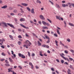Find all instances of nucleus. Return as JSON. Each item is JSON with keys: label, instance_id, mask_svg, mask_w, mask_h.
<instances>
[{"label": "nucleus", "instance_id": "f257e3e1", "mask_svg": "<svg viewBox=\"0 0 74 74\" xmlns=\"http://www.w3.org/2000/svg\"><path fill=\"white\" fill-rule=\"evenodd\" d=\"M42 22L44 26H46L47 25L48 26H49V24L45 22L44 21H42Z\"/></svg>", "mask_w": 74, "mask_h": 74}, {"label": "nucleus", "instance_id": "f03ea898", "mask_svg": "<svg viewBox=\"0 0 74 74\" xmlns=\"http://www.w3.org/2000/svg\"><path fill=\"white\" fill-rule=\"evenodd\" d=\"M1 25H4L5 27H8V25L6 23L4 22L3 21L1 23H0V26H1Z\"/></svg>", "mask_w": 74, "mask_h": 74}, {"label": "nucleus", "instance_id": "7ed1b4c3", "mask_svg": "<svg viewBox=\"0 0 74 74\" xmlns=\"http://www.w3.org/2000/svg\"><path fill=\"white\" fill-rule=\"evenodd\" d=\"M18 55L19 57H21L23 59H25V56L23 54L19 53Z\"/></svg>", "mask_w": 74, "mask_h": 74}, {"label": "nucleus", "instance_id": "20e7f679", "mask_svg": "<svg viewBox=\"0 0 74 74\" xmlns=\"http://www.w3.org/2000/svg\"><path fill=\"white\" fill-rule=\"evenodd\" d=\"M20 25L21 26H22V27H23L25 29H29V27H27L23 25V24H20Z\"/></svg>", "mask_w": 74, "mask_h": 74}, {"label": "nucleus", "instance_id": "39448f33", "mask_svg": "<svg viewBox=\"0 0 74 74\" xmlns=\"http://www.w3.org/2000/svg\"><path fill=\"white\" fill-rule=\"evenodd\" d=\"M7 25H8V26H10L11 27H12L13 28H14V26L12 25L11 24L9 23H6Z\"/></svg>", "mask_w": 74, "mask_h": 74}, {"label": "nucleus", "instance_id": "423d86ee", "mask_svg": "<svg viewBox=\"0 0 74 74\" xmlns=\"http://www.w3.org/2000/svg\"><path fill=\"white\" fill-rule=\"evenodd\" d=\"M40 19H41L42 20H45V18L42 15H40L39 16Z\"/></svg>", "mask_w": 74, "mask_h": 74}, {"label": "nucleus", "instance_id": "0eeeda50", "mask_svg": "<svg viewBox=\"0 0 74 74\" xmlns=\"http://www.w3.org/2000/svg\"><path fill=\"white\" fill-rule=\"evenodd\" d=\"M29 65L30 66H31L32 69H33V68H34V66H33V65L32 63L31 62H29Z\"/></svg>", "mask_w": 74, "mask_h": 74}, {"label": "nucleus", "instance_id": "6e6552de", "mask_svg": "<svg viewBox=\"0 0 74 74\" xmlns=\"http://www.w3.org/2000/svg\"><path fill=\"white\" fill-rule=\"evenodd\" d=\"M21 5H23V6H27L28 5V4L27 3H22Z\"/></svg>", "mask_w": 74, "mask_h": 74}, {"label": "nucleus", "instance_id": "1a4fd4ad", "mask_svg": "<svg viewBox=\"0 0 74 74\" xmlns=\"http://www.w3.org/2000/svg\"><path fill=\"white\" fill-rule=\"evenodd\" d=\"M20 22H23V21H25V18H22L20 19Z\"/></svg>", "mask_w": 74, "mask_h": 74}, {"label": "nucleus", "instance_id": "9d476101", "mask_svg": "<svg viewBox=\"0 0 74 74\" xmlns=\"http://www.w3.org/2000/svg\"><path fill=\"white\" fill-rule=\"evenodd\" d=\"M67 72L68 73V74H71V70L70 69H68V71H67Z\"/></svg>", "mask_w": 74, "mask_h": 74}, {"label": "nucleus", "instance_id": "9b49d317", "mask_svg": "<svg viewBox=\"0 0 74 74\" xmlns=\"http://www.w3.org/2000/svg\"><path fill=\"white\" fill-rule=\"evenodd\" d=\"M67 4H68V5H69V7H70V8H71V5H72V3L70 2H69L67 3Z\"/></svg>", "mask_w": 74, "mask_h": 74}, {"label": "nucleus", "instance_id": "f8f14e48", "mask_svg": "<svg viewBox=\"0 0 74 74\" xmlns=\"http://www.w3.org/2000/svg\"><path fill=\"white\" fill-rule=\"evenodd\" d=\"M60 55L61 56V57H62V58H64V56H64V54L63 53H61V54H60Z\"/></svg>", "mask_w": 74, "mask_h": 74}, {"label": "nucleus", "instance_id": "ddd939ff", "mask_svg": "<svg viewBox=\"0 0 74 74\" xmlns=\"http://www.w3.org/2000/svg\"><path fill=\"white\" fill-rule=\"evenodd\" d=\"M1 8H7V5H5L4 6H3L1 7Z\"/></svg>", "mask_w": 74, "mask_h": 74}, {"label": "nucleus", "instance_id": "4468645a", "mask_svg": "<svg viewBox=\"0 0 74 74\" xmlns=\"http://www.w3.org/2000/svg\"><path fill=\"white\" fill-rule=\"evenodd\" d=\"M9 59L10 62H11L12 63V62H13V60H12V59H11V58H9Z\"/></svg>", "mask_w": 74, "mask_h": 74}, {"label": "nucleus", "instance_id": "2eb2a0df", "mask_svg": "<svg viewBox=\"0 0 74 74\" xmlns=\"http://www.w3.org/2000/svg\"><path fill=\"white\" fill-rule=\"evenodd\" d=\"M25 42H26V43H28V42H29V45H32V43H31V42H30L28 40H26L25 41Z\"/></svg>", "mask_w": 74, "mask_h": 74}, {"label": "nucleus", "instance_id": "dca6fc26", "mask_svg": "<svg viewBox=\"0 0 74 74\" xmlns=\"http://www.w3.org/2000/svg\"><path fill=\"white\" fill-rule=\"evenodd\" d=\"M56 7L57 8H60V6H59V5H58V4H56Z\"/></svg>", "mask_w": 74, "mask_h": 74}, {"label": "nucleus", "instance_id": "f3484780", "mask_svg": "<svg viewBox=\"0 0 74 74\" xmlns=\"http://www.w3.org/2000/svg\"><path fill=\"white\" fill-rule=\"evenodd\" d=\"M9 37L12 40H14V38H13V36H12V35H9Z\"/></svg>", "mask_w": 74, "mask_h": 74}, {"label": "nucleus", "instance_id": "a211bd4d", "mask_svg": "<svg viewBox=\"0 0 74 74\" xmlns=\"http://www.w3.org/2000/svg\"><path fill=\"white\" fill-rule=\"evenodd\" d=\"M45 36L46 38V39H49V36L45 34Z\"/></svg>", "mask_w": 74, "mask_h": 74}, {"label": "nucleus", "instance_id": "6ab92c4d", "mask_svg": "<svg viewBox=\"0 0 74 74\" xmlns=\"http://www.w3.org/2000/svg\"><path fill=\"white\" fill-rule=\"evenodd\" d=\"M63 58V59H64V60H67V61L70 62V60H69V59H68V58H65L64 57Z\"/></svg>", "mask_w": 74, "mask_h": 74}, {"label": "nucleus", "instance_id": "aec40b11", "mask_svg": "<svg viewBox=\"0 0 74 74\" xmlns=\"http://www.w3.org/2000/svg\"><path fill=\"white\" fill-rule=\"evenodd\" d=\"M38 44L39 46H41V43L39 41H38Z\"/></svg>", "mask_w": 74, "mask_h": 74}, {"label": "nucleus", "instance_id": "412c9836", "mask_svg": "<svg viewBox=\"0 0 74 74\" xmlns=\"http://www.w3.org/2000/svg\"><path fill=\"white\" fill-rule=\"evenodd\" d=\"M42 29H48V27H42Z\"/></svg>", "mask_w": 74, "mask_h": 74}, {"label": "nucleus", "instance_id": "4be33fe9", "mask_svg": "<svg viewBox=\"0 0 74 74\" xmlns=\"http://www.w3.org/2000/svg\"><path fill=\"white\" fill-rule=\"evenodd\" d=\"M20 9L21 11V13H24V11L23 10V9L21 8H20Z\"/></svg>", "mask_w": 74, "mask_h": 74}, {"label": "nucleus", "instance_id": "5701e85b", "mask_svg": "<svg viewBox=\"0 0 74 74\" xmlns=\"http://www.w3.org/2000/svg\"><path fill=\"white\" fill-rule=\"evenodd\" d=\"M31 12L32 14H34V9L33 8L31 10Z\"/></svg>", "mask_w": 74, "mask_h": 74}, {"label": "nucleus", "instance_id": "b1692460", "mask_svg": "<svg viewBox=\"0 0 74 74\" xmlns=\"http://www.w3.org/2000/svg\"><path fill=\"white\" fill-rule=\"evenodd\" d=\"M57 33L59 34V35H60V32H59V31L58 29H57Z\"/></svg>", "mask_w": 74, "mask_h": 74}, {"label": "nucleus", "instance_id": "393cba45", "mask_svg": "<svg viewBox=\"0 0 74 74\" xmlns=\"http://www.w3.org/2000/svg\"><path fill=\"white\" fill-rule=\"evenodd\" d=\"M17 44L19 45H21L22 44V43L20 42V41H19L18 42Z\"/></svg>", "mask_w": 74, "mask_h": 74}, {"label": "nucleus", "instance_id": "a878e982", "mask_svg": "<svg viewBox=\"0 0 74 74\" xmlns=\"http://www.w3.org/2000/svg\"><path fill=\"white\" fill-rule=\"evenodd\" d=\"M70 69H71L72 70H74V68L73 67V66L71 65H70L69 66Z\"/></svg>", "mask_w": 74, "mask_h": 74}, {"label": "nucleus", "instance_id": "bb28decb", "mask_svg": "<svg viewBox=\"0 0 74 74\" xmlns=\"http://www.w3.org/2000/svg\"><path fill=\"white\" fill-rule=\"evenodd\" d=\"M69 25H70V26H74V25H73V24L71 23H69Z\"/></svg>", "mask_w": 74, "mask_h": 74}, {"label": "nucleus", "instance_id": "cd10ccee", "mask_svg": "<svg viewBox=\"0 0 74 74\" xmlns=\"http://www.w3.org/2000/svg\"><path fill=\"white\" fill-rule=\"evenodd\" d=\"M55 42L56 43V45H57V47H58V41H57L56 40H55Z\"/></svg>", "mask_w": 74, "mask_h": 74}, {"label": "nucleus", "instance_id": "c85d7f7f", "mask_svg": "<svg viewBox=\"0 0 74 74\" xmlns=\"http://www.w3.org/2000/svg\"><path fill=\"white\" fill-rule=\"evenodd\" d=\"M27 10H28V11H31V10H30V8H29V7H27Z\"/></svg>", "mask_w": 74, "mask_h": 74}, {"label": "nucleus", "instance_id": "c756f323", "mask_svg": "<svg viewBox=\"0 0 74 74\" xmlns=\"http://www.w3.org/2000/svg\"><path fill=\"white\" fill-rule=\"evenodd\" d=\"M5 64L6 66H7L8 67H9V66H10V65L8 64Z\"/></svg>", "mask_w": 74, "mask_h": 74}, {"label": "nucleus", "instance_id": "7c9ffc66", "mask_svg": "<svg viewBox=\"0 0 74 74\" xmlns=\"http://www.w3.org/2000/svg\"><path fill=\"white\" fill-rule=\"evenodd\" d=\"M62 7H66V5L65 4L63 3L62 4Z\"/></svg>", "mask_w": 74, "mask_h": 74}, {"label": "nucleus", "instance_id": "2f4dec72", "mask_svg": "<svg viewBox=\"0 0 74 74\" xmlns=\"http://www.w3.org/2000/svg\"><path fill=\"white\" fill-rule=\"evenodd\" d=\"M36 2L37 3H39V4H41V1H40L37 0Z\"/></svg>", "mask_w": 74, "mask_h": 74}, {"label": "nucleus", "instance_id": "473e14b6", "mask_svg": "<svg viewBox=\"0 0 74 74\" xmlns=\"http://www.w3.org/2000/svg\"><path fill=\"white\" fill-rule=\"evenodd\" d=\"M54 36H55V37H58V34H57L56 33H55L54 34Z\"/></svg>", "mask_w": 74, "mask_h": 74}, {"label": "nucleus", "instance_id": "72a5a7b5", "mask_svg": "<svg viewBox=\"0 0 74 74\" xmlns=\"http://www.w3.org/2000/svg\"><path fill=\"white\" fill-rule=\"evenodd\" d=\"M47 20L51 23H52V21H51V20H50V19H49L48 18H47Z\"/></svg>", "mask_w": 74, "mask_h": 74}, {"label": "nucleus", "instance_id": "f704fd0d", "mask_svg": "<svg viewBox=\"0 0 74 74\" xmlns=\"http://www.w3.org/2000/svg\"><path fill=\"white\" fill-rule=\"evenodd\" d=\"M10 15H11V16H14V15H15V14H14V13H12L10 14Z\"/></svg>", "mask_w": 74, "mask_h": 74}, {"label": "nucleus", "instance_id": "c9c22d12", "mask_svg": "<svg viewBox=\"0 0 74 74\" xmlns=\"http://www.w3.org/2000/svg\"><path fill=\"white\" fill-rule=\"evenodd\" d=\"M56 18L57 19H58L60 21V17L59 18V17L58 16H56Z\"/></svg>", "mask_w": 74, "mask_h": 74}, {"label": "nucleus", "instance_id": "e433bc0d", "mask_svg": "<svg viewBox=\"0 0 74 74\" xmlns=\"http://www.w3.org/2000/svg\"><path fill=\"white\" fill-rule=\"evenodd\" d=\"M60 44H61L62 45H63V46H64V44H63V43H62V42L61 41H60Z\"/></svg>", "mask_w": 74, "mask_h": 74}, {"label": "nucleus", "instance_id": "4c0bfd02", "mask_svg": "<svg viewBox=\"0 0 74 74\" xmlns=\"http://www.w3.org/2000/svg\"><path fill=\"white\" fill-rule=\"evenodd\" d=\"M47 43H49L50 42V40L49 39H48V41L46 42Z\"/></svg>", "mask_w": 74, "mask_h": 74}, {"label": "nucleus", "instance_id": "58836bf2", "mask_svg": "<svg viewBox=\"0 0 74 74\" xmlns=\"http://www.w3.org/2000/svg\"><path fill=\"white\" fill-rule=\"evenodd\" d=\"M28 54L29 56V57H30V52H28Z\"/></svg>", "mask_w": 74, "mask_h": 74}, {"label": "nucleus", "instance_id": "ea45409f", "mask_svg": "<svg viewBox=\"0 0 74 74\" xmlns=\"http://www.w3.org/2000/svg\"><path fill=\"white\" fill-rule=\"evenodd\" d=\"M13 12L14 13H16L17 12V10H14Z\"/></svg>", "mask_w": 74, "mask_h": 74}, {"label": "nucleus", "instance_id": "a19ab883", "mask_svg": "<svg viewBox=\"0 0 74 74\" xmlns=\"http://www.w3.org/2000/svg\"><path fill=\"white\" fill-rule=\"evenodd\" d=\"M1 55L3 56H5V54L4 53H2Z\"/></svg>", "mask_w": 74, "mask_h": 74}, {"label": "nucleus", "instance_id": "79ce46f5", "mask_svg": "<svg viewBox=\"0 0 74 74\" xmlns=\"http://www.w3.org/2000/svg\"><path fill=\"white\" fill-rule=\"evenodd\" d=\"M65 53H66V54H67L68 53V51H67L66 50H65L64 51Z\"/></svg>", "mask_w": 74, "mask_h": 74}, {"label": "nucleus", "instance_id": "37998d69", "mask_svg": "<svg viewBox=\"0 0 74 74\" xmlns=\"http://www.w3.org/2000/svg\"><path fill=\"white\" fill-rule=\"evenodd\" d=\"M67 41L70 42V39L69 38H68L67 39Z\"/></svg>", "mask_w": 74, "mask_h": 74}, {"label": "nucleus", "instance_id": "c03bdc74", "mask_svg": "<svg viewBox=\"0 0 74 74\" xmlns=\"http://www.w3.org/2000/svg\"><path fill=\"white\" fill-rule=\"evenodd\" d=\"M10 45L11 46V47H14V45L13 44H10Z\"/></svg>", "mask_w": 74, "mask_h": 74}, {"label": "nucleus", "instance_id": "a18cd8bd", "mask_svg": "<svg viewBox=\"0 0 74 74\" xmlns=\"http://www.w3.org/2000/svg\"><path fill=\"white\" fill-rule=\"evenodd\" d=\"M51 71H55V70L54 68H51Z\"/></svg>", "mask_w": 74, "mask_h": 74}, {"label": "nucleus", "instance_id": "49530a36", "mask_svg": "<svg viewBox=\"0 0 74 74\" xmlns=\"http://www.w3.org/2000/svg\"><path fill=\"white\" fill-rule=\"evenodd\" d=\"M18 37L19 38H22V36L21 35H19Z\"/></svg>", "mask_w": 74, "mask_h": 74}, {"label": "nucleus", "instance_id": "de8ad7c7", "mask_svg": "<svg viewBox=\"0 0 74 74\" xmlns=\"http://www.w3.org/2000/svg\"><path fill=\"white\" fill-rule=\"evenodd\" d=\"M2 40V42L1 43L2 44H3V42H4V41H5V40H4V38H3Z\"/></svg>", "mask_w": 74, "mask_h": 74}, {"label": "nucleus", "instance_id": "09e8293b", "mask_svg": "<svg viewBox=\"0 0 74 74\" xmlns=\"http://www.w3.org/2000/svg\"><path fill=\"white\" fill-rule=\"evenodd\" d=\"M5 59H1L0 60V61L1 62H3V61H4Z\"/></svg>", "mask_w": 74, "mask_h": 74}, {"label": "nucleus", "instance_id": "8fccbe9b", "mask_svg": "<svg viewBox=\"0 0 74 74\" xmlns=\"http://www.w3.org/2000/svg\"><path fill=\"white\" fill-rule=\"evenodd\" d=\"M61 63H64V61L63 60H61Z\"/></svg>", "mask_w": 74, "mask_h": 74}, {"label": "nucleus", "instance_id": "3c124183", "mask_svg": "<svg viewBox=\"0 0 74 74\" xmlns=\"http://www.w3.org/2000/svg\"><path fill=\"white\" fill-rule=\"evenodd\" d=\"M5 62L6 63H9V62L8 61V60H5Z\"/></svg>", "mask_w": 74, "mask_h": 74}, {"label": "nucleus", "instance_id": "603ef678", "mask_svg": "<svg viewBox=\"0 0 74 74\" xmlns=\"http://www.w3.org/2000/svg\"><path fill=\"white\" fill-rule=\"evenodd\" d=\"M1 48H3V49H4V48H5V47H4V46L2 45L1 46Z\"/></svg>", "mask_w": 74, "mask_h": 74}, {"label": "nucleus", "instance_id": "864d4df0", "mask_svg": "<svg viewBox=\"0 0 74 74\" xmlns=\"http://www.w3.org/2000/svg\"><path fill=\"white\" fill-rule=\"evenodd\" d=\"M35 67L36 69H39V67H38V66H36Z\"/></svg>", "mask_w": 74, "mask_h": 74}, {"label": "nucleus", "instance_id": "5fc2aeb1", "mask_svg": "<svg viewBox=\"0 0 74 74\" xmlns=\"http://www.w3.org/2000/svg\"><path fill=\"white\" fill-rule=\"evenodd\" d=\"M69 59L71 61H72V60H73V58H69Z\"/></svg>", "mask_w": 74, "mask_h": 74}, {"label": "nucleus", "instance_id": "6e6d98bb", "mask_svg": "<svg viewBox=\"0 0 74 74\" xmlns=\"http://www.w3.org/2000/svg\"><path fill=\"white\" fill-rule=\"evenodd\" d=\"M71 52L72 53H74V51L73 50H71Z\"/></svg>", "mask_w": 74, "mask_h": 74}, {"label": "nucleus", "instance_id": "4d7b16f0", "mask_svg": "<svg viewBox=\"0 0 74 74\" xmlns=\"http://www.w3.org/2000/svg\"><path fill=\"white\" fill-rule=\"evenodd\" d=\"M64 64H67V65H68V63L67 62H65L64 63Z\"/></svg>", "mask_w": 74, "mask_h": 74}, {"label": "nucleus", "instance_id": "13d9d810", "mask_svg": "<svg viewBox=\"0 0 74 74\" xmlns=\"http://www.w3.org/2000/svg\"><path fill=\"white\" fill-rule=\"evenodd\" d=\"M18 31H19V32H22V30L21 29H18Z\"/></svg>", "mask_w": 74, "mask_h": 74}, {"label": "nucleus", "instance_id": "bf43d9fd", "mask_svg": "<svg viewBox=\"0 0 74 74\" xmlns=\"http://www.w3.org/2000/svg\"><path fill=\"white\" fill-rule=\"evenodd\" d=\"M56 61H57V62H58V63H59L60 62V61L58 59H56Z\"/></svg>", "mask_w": 74, "mask_h": 74}, {"label": "nucleus", "instance_id": "052dcab7", "mask_svg": "<svg viewBox=\"0 0 74 74\" xmlns=\"http://www.w3.org/2000/svg\"><path fill=\"white\" fill-rule=\"evenodd\" d=\"M18 67L20 69H22V67L21 66H18Z\"/></svg>", "mask_w": 74, "mask_h": 74}, {"label": "nucleus", "instance_id": "680f3d73", "mask_svg": "<svg viewBox=\"0 0 74 74\" xmlns=\"http://www.w3.org/2000/svg\"><path fill=\"white\" fill-rule=\"evenodd\" d=\"M27 47H30V45L29 44H27Z\"/></svg>", "mask_w": 74, "mask_h": 74}, {"label": "nucleus", "instance_id": "e2e57ef3", "mask_svg": "<svg viewBox=\"0 0 74 74\" xmlns=\"http://www.w3.org/2000/svg\"><path fill=\"white\" fill-rule=\"evenodd\" d=\"M14 20H15V22H17V21H18V20H17V18H15Z\"/></svg>", "mask_w": 74, "mask_h": 74}, {"label": "nucleus", "instance_id": "0e129e2a", "mask_svg": "<svg viewBox=\"0 0 74 74\" xmlns=\"http://www.w3.org/2000/svg\"><path fill=\"white\" fill-rule=\"evenodd\" d=\"M42 47H46V45H43Z\"/></svg>", "mask_w": 74, "mask_h": 74}, {"label": "nucleus", "instance_id": "69168bd1", "mask_svg": "<svg viewBox=\"0 0 74 74\" xmlns=\"http://www.w3.org/2000/svg\"><path fill=\"white\" fill-rule=\"evenodd\" d=\"M56 72L58 74H59V72L58 71H57V70L56 71Z\"/></svg>", "mask_w": 74, "mask_h": 74}, {"label": "nucleus", "instance_id": "338daca9", "mask_svg": "<svg viewBox=\"0 0 74 74\" xmlns=\"http://www.w3.org/2000/svg\"><path fill=\"white\" fill-rule=\"evenodd\" d=\"M11 57L12 59H15V57H14L13 56H12Z\"/></svg>", "mask_w": 74, "mask_h": 74}, {"label": "nucleus", "instance_id": "774afa93", "mask_svg": "<svg viewBox=\"0 0 74 74\" xmlns=\"http://www.w3.org/2000/svg\"><path fill=\"white\" fill-rule=\"evenodd\" d=\"M13 74H16V73H15V72H14V71L12 72Z\"/></svg>", "mask_w": 74, "mask_h": 74}]
</instances>
